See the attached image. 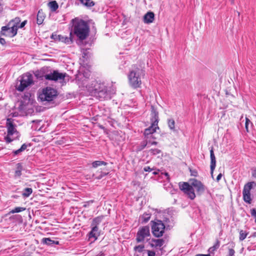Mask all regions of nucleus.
<instances>
[{
	"instance_id": "obj_5",
	"label": "nucleus",
	"mask_w": 256,
	"mask_h": 256,
	"mask_svg": "<svg viewBox=\"0 0 256 256\" xmlns=\"http://www.w3.org/2000/svg\"><path fill=\"white\" fill-rule=\"evenodd\" d=\"M152 109V126L148 128H146L144 130V134L145 136H148L154 133L156 129L158 128V114L156 110L153 106H151Z\"/></svg>"
},
{
	"instance_id": "obj_50",
	"label": "nucleus",
	"mask_w": 256,
	"mask_h": 256,
	"mask_svg": "<svg viewBox=\"0 0 256 256\" xmlns=\"http://www.w3.org/2000/svg\"><path fill=\"white\" fill-rule=\"evenodd\" d=\"M195 256H210V254H198Z\"/></svg>"
},
{
	"instance_id": "obj_39",
	"label": "nucleus",
	"mask_w": 256,
	"mask_h": 256,
	"mask_svg": "<svg viewBox=\"0 0 256 256\" xmlns=\"http://www.w3.org/2000/svg\"><path fill=\"white\" fill-rule=\"evenodd\" d=\"M252 175L254 178H256V168L252 169Z\"/></svg>"
},
{
	"instance_id": "obj_46",
	"label": "nucleus",
	"mask_w": 256,
	"mask_h": 256,
	"mask_svg": "<svg viewBox=\"0 0 256 256\" xmlns=\"http://www.w3.org/2000/svg\"><path fill=\"white\" fill-rule=\"evenodd\" d=\"M6 40L4 38H0V43L2 44V45H4V44H6Z\"/></svg>"
},
{
	"instance_id": "obj_4",
	"label": "nucleus",
	"mask_w": 256,
	"mask_h": 256,
	"mask_svg": "<svg viewBox=\"0 0 256 256\" xmlns=\"http://www.w3.org/2000/svg\"><path fill=\"white\" fill-rule=\"evenodd\" d=\"M32 83V75L26 73L19 78L16 87L18 90L22 92L26 88L31 85Z\"/></svg>"
},
{
	"instance_id": "obj_19",
	"label": "nucleus",
	"mask_w": 256,
	"mask_h": 256,
	"mask_svg": "<svg viewBox=\"0 0 256 256\" xmlns=\"http://www.w3.org/2000/svg\"><path fill=\"white\" fill-rule=\"evenodd\" d=\"M44 18L45 16L42 10H38L37 14V24H42L43 22Z\"/></svg>"
},
{
	"instance_id": "obj_35",
	"label": "nucleus",
	"mask_w": 256,
	"mask_h": 256,
	"mask_svg": "<svg viewBox=\"0 0 256 256\" xmlns=\"http://www.w3.org/2000/svg\"><path fill=\"white\" fill-rule=\"evenodd\" d=\"M150 152L151 154L154 155L158 154L161 152L160 150L157 148L151 149L150 150Z\"/></svg>"
},
{
	"instance_id": "obj_30",
	"label": "nucleus",
	"mask_w": 256,
	"mask_h": 256,
	"mask_svg": "<svg viewBox=\"0 0 256 256\" xmlns=\"http://www.w3.org/2000/svg\"><path fill=\"white\" fill-rule=\"evenodd\" d=\"M32 190L31 188H26L24 190V192L22 193V196L24 197H28L32 193Z\"/></svg>"
},
{
	"instance_id": "obj_36",
	"label": "nucleus",
	"mask_w": 256,
	"mask_h": 256,
	"mask_svg": "<svg viewBox=\"0 0 256 256\" xmlns=\"http://www.w3.org/2000/svg\"><path fill=\"white\" fill-rule=\"evenodd\" d=\"M88 74H87V73L84 74H82V76L85 78V79H84V80H82V82H83V83H82V84H83L84 86H86V87H87V84H86V79L88 78Z\"/></svg>"
},
{
	"instance_id": "obj_53",
	"label": "nucleus",
	"mask_w": 256,
	"mask_h": 256,
	"mask_svg": "<svg viewBox=\"0 0 256 256\" xmlns=\"http://www.w3.org/2000/svg\"><path fill=\"white\" fill-rule=\"evenodd\" d=\"M2 10V6L1 4H0V12H1Z\"/></svg>"
},
{
	"instance_id": "obj_8",
	"label": "nucleus",
	"mask_w": 256,
	"mask_h": 256,
	"mask_svg": "<svg viewBox=\"0 0 256 256\" xmlns=\"http://www.w3.org/2000/svg\"><path fill=\"white\" fill-rule=\"evenodd\" d=\"M66 76H67L66 73H61L58 70H54L52 72L46 74L44 78L48 80L63 82Z\"/></svg>"
},
{
	"instance_id": "obj_16",
	"label": "nucleus",
	"mask_w": 256,
	"mask_h": 256,
	"mask_svg": "<svg viewBox=\"0 0 256 256\" xmlns=\"http://www.w3.org/2000/svg\"><path fill=\"white\" fill-rule=\"evenodd\" d=\"M253 186H256V184L254 182H248L244 186L242 193H250Z\"/></svg>"
},
{
	"instance_id": "obj_51",
	"label": "nucleus",
	"mask_w": 256,
	"mask_h": 256,
	"mask_svg": "<svg viewBox=\"0 0 256 256\" xmlns=\"http://www.w3.org/2000/svg\"><path fill=\"white\" fill-rule=\"evenodd\" d=\"M42 120H34L32 121V122H36V123H40L41 122Z\"/></svg>"
},
{
	"instance_id": "obj_11",
	"label": "nucleus",
	"mask_w": 256,
	"mask_h": 256,
	"mask_svg": "<svg viewBox=\"0 0 256 256\" xmlns=\"http://www.w3.org/2000/svg\"><path fill=\"white\" fill-rule=\"evenodd\" d=\"M150 236V228L148 226H145L140 228L138 232L136 240L138 242H142Z\"/></svg>"
},
{
	"instance_id": "obj_38",
	"label": "nucleus",
	"mask_w": 256,
	"mask_h": 256,
	"mask_svg": "<svg viewBox=\"0 0 256 256\" xmlns=\"http://www.w3.org/2000/svg\"><path fill=\"white\" fill-rule=\"evenodd\" d=\"M235 252L232 248L229 249L228 254V256H234Z\"/></svg>"
},
{
	"instance_id": "obj_57",
	"label": "nucleus",
	"mask_w": 256,
	"mask_h": 256,
	"mask_svg": "<svg viewBox=\"0 0 256 256\" xmlns=\"http://www.w3.org/2000/svg\"><path fill=\"white\" fill-rule=\"evenodd\" d=\"M82 74H80L78 76H77L76 78H77L78 80V78H80H80H82Z\"/></svg>"
},
{
	"instance_id": "obj_14",
	"label": "nucleus",
	"mask_w": 256,
	"mask_h": 256,
	"mask_svg": "<svg viewBox=\"0 0 256 256\" xmlns=\"http://www.w3.org/2000/svg\"><path fill=\"white\" fill-rule=\"evenodd\" d=\"M154 12H147L144 17V20L145 23H152L154 20Z\"/></svg>"
},
{
	"instance_id": "obj_59",
	"label": "nucleus",
	"mask_w": 256,
	"mask_h": 256,
	"mask_svg": "<svg viewBox=\"0 0 256 256\" xmlns=\"http://www.w3.org/2000/svg\"><path fill=\"white\" fill-rule=\"evenodd\" d=\"M255 222L256 223V220H255Z\"/></svg>"
},
{
	"instance_id": "obj_13",
	"label": "nucleus",
	"mask_w": 256,
	"mask_h": 256,
	"mask_svg": "<svg viewBox=\"0 0 256 256\" xmlns=\"http://www.w3.org/2000/svg\"><path fill=\"white\" fill-rule=\"evenodd\" d=\"M164 242L163 239H152L150 242V244L152 247L160 248L164 244Z\"/></svg>"
},
{
	"instance_id": "obj_18",
	"label": "nucleus",
	"mask_w": 256,
	"mask_h": 256,
	"mask_svg": "<svg viewBox=\"0 0 256 256\" xmlns=\"http://www.w3.org/2000/svg\"><path fill=\"white\" fill-rule=\"evenodd\" d=\"M42 242L48 246H53L54 244H58V241H55L51 240L50 238H44L42 240Z\"/></svg>"
},
{
	"instance_id": "obj_15",
	"label": "nucleus",
	"mask_w": 256,
	"mask_h": 256,
	"mask_svg": "<svg viewBox=\"0 0 256 256\" xmlns=\"http://www.w3.org/2000/svg\"><path fill=\"white\" fill-rule=\"evenodd\" d=\"M92 227L91 231L89 233V238H94V240H96L98 236L100 234L98 227L96 226H91Z\"/></svg>"
},
{
	"instance_id": "obj_29",
	"label": "nucleus",
	"mask_w": 256,
	"mask_h": 256,
	"mask_svg": "<svg viewBox=\"0 0 256 256\" xmlns=\"http://www.w3.org/2000/svg\"><path fill=\"white\" fill-rule=\"evenodd\" d=\"M220 246V242L218 240H217L216 244L210 247L209 248L208 251L210 252H212L214 251H215L216 250H217L219 248Z\"/></svg>"
},
{
	"instance_id": "obj_22",
	"label": "nucleus",
	"mask_w": 256,
	"mask_h": 256,
	"mask_svg": "<svg viewBox=\"0 0 256 256\" xmlns=\"http://www.w3.org/2000/svg\"><path fill=\"white\" fill-rule=\"evenodd\" d=\"M48 6L52 12L56 11L58 8V4L56 1H52L48 3Z\"/></svg>"
},
{
	"instance_id": "obj_41",
	"label": "nucleus",
	"mask_w": 256,
	"mask_h": 256,
	"mask_svg": "<svg viewBox=\"0 0 256 256\" xmlns=\"http://www.w3.org/2000/svg\"><path fill=\"white\" fill-rule=\"evenodd\" d=\"M26 22H27V20H24L21 24H19V25L18 26V28H22L24 26L26 25Z\"/></svg>"
},
{
	"instance_id": "obj_2",
	"label": "nucleus",
	"mask_w": 256,
	"mask_h": 256,
	"mask_svg": "<svg viewBox=\"0 0 256 256\" xmlns=\"http://www.w3.org/2000/svg\"><path fill=\"white\" fill-rule=\"evenodd\" d=\"M72 30L74 34L80 40H84L88 36L90 28L88 23L84 20L75 18L72 20Z\"/></svg>"
},
{
	"instance_id": "obj_58",
	"label": "nucleus",
	"mask_w": 256,
	"mask_h": 256,
	"mask_svg": "<svg viewBox=\"0 0 256 256\" xmlns=\"http://www.w3.org/2000/svg\"><path fill=\"white\" fill-rule=\"evenodd\" d=\"M254 236H256V233H254Z\"/></svg>"
},
{
	"instance_id": "obj_55",
	"label": "nucleus",
	"mask_w": 256,
	"mask_h": 256,
	"mask_svg": "<svg viewBox=\"0 0 256 256\" xmlns=\"http://www.w3.org/2000/svg\"><path fill=\"white\" fill-rule=\"evenodd\" d=\"M164 175H165L166 176H167V178H168V179H169V177H168V173H167V172H165V173H164Z\"/></svg>"
},
{
	"instance_id": "obj_32",
	"label": "nucleus",
	"mask_w": 256,
	"mask_h": 256,
	"mask_svg": "<svg viewBox=\"0 0 256 256\" xmlns=\"http://www.w3.org/2000/svg\"><path fill=\"white\" fill-rule=\"evenodd\" d=\"M26 210L25 208L23 207H16L12 209L10 212L12 214L18 213L22 212Z\"/></svg>"
},
{
	"instance_id": "obj_54",
	"label": "nucleus",
	"mask_w": 256,
	"mask_h": 256,
	"mask_svg": "<svg viewBox=\"0 0 256 256\" xmlns=\"http://www.w3.org/2000/svg\"><path fill=\"white\" fill-rule=\"evenodd\" d=\"M86 52H83V57H84V58H86Z\"/></svg>"
},
{
	"instance_id": "obj_28",
	"label": "nucleus",
	"mask_w": 256,
	"mask_h": 256,
	"mask_svg": "<svg viewBox=\"0 0 256 256\" xmlns=\"http://www.w3.org/2000/svg\"><path fill=\"white\" fill-rule=\"evenodd\" d=\"M27 147L28 146L26 144H24L21 146L20 148L14 151V153L15 155H17L20 153L21 152L24 151L27 148Z\"/></svg>"
},
{
	"instance_id": "obj_44",
	"label": "nucleus",
	"mask_w": 256,
	"mask_h": 256,
	"mask_svg": "<svg viewBox=\"0 0 256 256\" xmlns=\"http://www.w3.org/2000/svg\"><path fill=\"white\" fill-rule=\"evenodd\" d=\"M148 256H155V252L153 251H148Z\"/></svg>"
},
{
	"instance_id": "obj_45",
	"label": "nucleus",
	"mask_w": 256,
	"mask_h": 256,
	"mask_svg": "<svg viewBox=\"0 0 256 256\" xmlns=\"http://www.w3.org/2000/svg\"><path fill=\"white\" fill-rule=\"evenodd\" d=\"M222 177V174L220 173L216 177V180L217 182H219V180L221 179Z\"/></svg>"
},
{
	"instance_id": "obj_52",
	"label": "nucleus",
	"mask_w": 256,
	"mask_h": 256,
	"mask_svg": "<svg viewBox=\"0 0 256 256\" xmlns=\"http://www.w3.org/2000/svg\"><path fill=\"white\" fill-rule=\"evenodd\" d=\"M159 172V170H158L157 171H154L153 172V174H157Z\"/></svg>"
},
{
	"instance_id": "obj_3",
	"label": "nucleus",
	"mask_w": 256,
	"mask_h": 256,
	"mask_svg": "<svg viewBox=\"0 0 256 256\" xmlns=\"http://www.w3.org/2000/svg\"><path fill=\"white\" fill-rule=\"evenodd\" d=\"M144 74V70L138 68L134 67L130 72L128 80L130 85L134 88L140 87L141 82V76Z\"/></svg>"
},
{
	"instance_id": "obj_47",
	"label": "nucleus",
	"mask_w": 256,
	"mask_h": 256,
	"mask_svg": "<svg viewBox=\"0 0 256 256\" xmlns=\"http://www.w3.org/2000/svg\"><path fill=\"white\" fill-rule=\"evenodd\" d=\"M147 144H148V142H144V143H143V144H142V149L144 148L146 146Z\"/></svg>"
},
{
	"instance_id": "obj_60",
	"label": "nucleus",
	"mask_w": 256,
	"mask_h": 256,
	"mask_svg": "<svg viewBox=\"0 0 256 256\" xmlns=\"http://www.w3.org/2000/svg\"><path fill=\"white\" fill-rule=\"evenodd\" d=\"M255 218H256V217H255Z\"/></svg>"
},
{
	"instance_id": "obj_10",
	"label": "nucleus",
	"mask_w": 256,
	"mask_h": 256,
	"mask_svg": "<svg viewBox=\"0 0 256 256\" xmlns=\"http://www.w3.org/2000/svg\"><path fill=\"white\" fill-rule=\"evenodd\" d=\"M6 128L8 129V134L5 138V140L7 142H10L14 140L10 136L14 134H17L18 132L10 118L7 119Z\"/></svg>"
},
{
	"instance_id": "obj_21",
	"label": "nucleus",
	"mask_w": 256,
	"mask_h": 256,
	"mask_svg": "<svg viewBox=\"0 0 256 256\" xmlns=\"http://www.w3.org/2000/svg\"><path fill=\"white\" fill-rule=\"evenodd\" d=\"M151 216V214L150 213H144L142 216L140 220L142 221V222H147L150 219Z\"/></svg>"
},
{
	"instance_id": "obj_23",
	"label": "nucleus",
	"mask_w": 256,
	"mask_h": 256,
	"mask_svg": "<svg viewBox=\"0 0 256 256\" xmlns=\"http://www.w3.org/2000/svg\"><path fill=\"white\" fill-rule=\"evenodd\" d=\"M82 4L88 7H92L94 5V2L92 0H79Z\"/></svg>"
},
{
	"instance_id": "obj_26",
	"label": "nucleus",
	"mask_w": 256,
	"mask_h": 256,
	"mask_svg": "<svg viewBox=\"0 0 256 256\" xmlns=\"http://www.w3.org/2000/svg\"><path fill=\"white\" fill-rule=\"evenodd\" d=\"M102 216H98L96 218H95L92 222L91 226H96L101 222L102 220Z\"/></svg>"
},
{
	"instance_id": "obj_1",
	"label": "nucleus",
	"mask_w": 256,
	"mask_h": 256,
	"mask_svg": "<svg viewBox=\"0 0 256 256\" xmlns=\"http://www.w3.org/2000/svg\"><path fill=\"white\" fill-rule=\"evenodd\" d=\"M191 186L186 182H180L179 187L181 190L186 194L191 200H194L196 197L194 188H195L197 192L202 194L204 191V187L202 184L196 179L190 180Z\"/></svg>"
},
{
	"instance_id": "obj_40",
	"label": "nucleus",
	"mask_w": 256,
	"mask_h": 256,
	"mask_svg": "<svg viewBox=\"0 0 256 256\" xmlns=\"http://www.w3.org/2000/svg\"><path fill=\"white\" fill-rule=\"evenodd\" d=\"M144 170L145 172H150L153 170V168H150L149 166H146L144 167Z\"/></svg>"
},
{
	"instance_id": "obj_7",
	"label": "nucleus",
	"mask_w": 256,
	"mask_h": 256,
	"mask_svg": "<svg viewBox=\"0 0 256 256\" xmlns=\"http://www.w3.org/2000/svg\"><path fill=\"white\" fill-rule=\"evenodd\" d=\"M165 225L162 220H157L152 222V232L156 237H160L163 235L164 231Z\"/></svg>"
},
{
	"instance_id": "obj_9",
	"label": "nucleus",
	"mask_w": 256,
	"mask_h": 256,
	"mask_svg": "<svg viewBox=\"0 0 256 256\" xmlns=\"http://www.w3.org/2000/svg\"><path fill=\"white\" fill-rule=\"evenodd\" d=\"M17 29L12 26V22H8L6 26L2 28L0 33L2 36L12 38L17 34Z\"/></svg>"
},
{
	"instance_id": "obj_27",
	"label": "nucleus",
	"mask_w": 256,
	"mask_h": 256,
	"mask_svg": "<svg viewBox=\"0 0 256 256\" xmlns=\"http://www.w3.org/2000/svg\"><path fill=\"white\" fill-rule=\"evenodd\" d=\"M244 200L248 204H250L252 199L250 198V193H242Z\"/></svg>"
},
{
	"instance_id": "obj_34",
	"label": "nucleus",
	"mask_w": 256,
	"mask_h": 256,
	"mask_svg": "<svg viewBox=\"0 0 256 256\" xmlns=\"http://www.w3.org/2000/svg\"><path fill=\"white\" fill-rule=\"evenodd\" d=\"M144 248V246L140 244L134 247V250L138 252H142Z\"/></svg>"
},
{
	"instance_id": "obj_25",
	"label": "nucleus",
	"mask_w": 256,
	"mask_h": 256,
	"mask_svg": "<svg viewBox=\"0 0 256 256\" xmlns=\"http://www.w3.org/2000/svg\"><path fill=\"white\" fill-rule=\"evenodd\" d=\"M107 164V163L104 162V161H100V160H96L94 162L92 163V166L94 168H96L97 167L101 166H106Z\"/></svg>"
},
{
	"instance_id": "obj_20",
	"label": "nucleus",
	"mask_w": 256,
	"mask_h": 256,
	"mask_svg": "<svg viewBox=\"0 0 256 256\" xmlns=\"http://www.w3.org/2000/svg\"><path fill=\"white\" fill-rule=\"evenodd\" d=\"M22 165L18 163L16 164V169L14 172V177L19 178L22 175Z\"/></svg>"
},
{
	"instance_id": "obj_12",
	"label": "nucleus",
	"mask_w": 256,
	"mask_h": 256,
	"mask_svg": "<svg viewBox=\"0 0 256 256\" xmlns=\"http://www.w3.org/2000/svg\"><path fill=\"white\" fill-rule=\"evenodd\" d=\"M210 174L212 178H213V173L216 166V160L213 150V148H211L210 150Z\"/></svg>"
},
{
	"instance_id": "obj_31",
	"label": "nucleus",
	"mask_w": 256,
	"mask_h": 256,
	"mask_svg": "<svg viewBox=\"0 0 256 256\" xmlns=\"http://www.w3.org/2000/svg\"><path fill=\"white\" fill-rule=\"evenodd\" d=\"M168 126L169 128L172 130H174V126H175V122L174 120L173 119H168Z\"/></svg>"
},
{
	"instance_id": "obj_42",
	"label": "nucleus",
	"mask_w": 256,
	"mask_h": 256,
	"mask_svg": "<svg viewBox=\"0 0 256 256\" xmlns=\"http://www.w3.org/2000/svg\"><path fill=\"white\" fill-rule=\"evenodd\" d=\"M104 175H106V174H104L102 172L100 173V174L98 176H96L95 174H93V176H95L96 178H98V179H100L101 178L102 176H104Z\"/></svg>"
},
{
	"instance_id": "obj_49",
	"label": "nucleus",
	"mask_w": 256,
	"mask_h": 256,
	"mask_svg": "<svg viewBox=\"0 0 256 256\" xmlns=\"http://www.w3.org/2000/svg\"><path fill=\"white\" fill-rule=\"evenodd\" d=\"M148 142V144H150V145H156L158 144V142H150V141H149V142Z\"/></svg>"
},
{
	"instance_id": "obj_17",
	"label": "nucleus",
	"mask_w": 256,
	"mask_h": 256,
	"mask_svg": "<svg viewBox=\"0 0 256 256\" xmlns=\"http://www.w3.org/2000/svg\"><path fill=\"white\" fill-rule=\"evenodd\" d=\"M72 32L70 33V36H72ZM58 40L60 42H64L67 44H70L72 42V40L71 37L68 38L67 36H63L62 35H58Z\"/></svg>"
},
{
	"instance_id": "obj_43",
	"label": "nucleus",
	"mask_w": 256,
	"mask_h": 256,
	"mask_svg": "<svg viewBox=\"0 0 256 256\" xmlns=\"http://www.w3.org/2000/svg\"><path fill=\"white\" fill-rule=\"evenodd\" d=\"M251 214L252 216L256 217V209L253 208L251 210Z\"/></svg>"
},
{
	"instance_id": "obj_48",
	"label": "nucleus",
	"mask_w": 256,
	"mask_h": 256,
	"mask_svg": "<svg viewBox=\"0 0 256 256\" xmlns=\"http://www.w3.org/2000/svg\"><path fill=\"white\" fill-rule=\"evenodd\" d=\"M58 36H57L56 34H52L51 38L53 39H54V40H58Z\"/></svg>"
},
{
	"instance_id": "obj_56",
	"label": "nucleus",
	"mask_w": 256,
	"mask_h": 256,
	"mask_svg": "<svg viewBox=\"0 0 256 256\" xmlns=\"http://www.w3.org/2000/svg\"><path fill=\"white\" fill-rule=\"evenodd\" d=\"M164 220L165 222H168L169 220H168V218H164Z\"/></svg>"
},
{
	"instance_id": "obj_6",
	"label": "nucleus",
	"mask_w": 256,
	"mask_h": 256,
	"mask_svg": "<svg viewBox=\"0 0 256 256\" xmlns=\"http://www.w3.org/2000/svg\"><path fill=\"white\" fill-rule=\"evenodd\" d=\"M58 92L55 89L46 87L44 88L42 94L39 96V98L42 102H52L56 98Z\"/></svg>"
},
{
	"instance_id": "obj_33",
	"label": "nucleus",
	"mask_w": 256,
	"mask_h": 256,
	"mask_svg": "<svg viewBox=\"0 0 256 256\" xmlns=\"http://www.w3.org/2000/svg\"><path fill=\"white\" fill-rule=\"evenodd\" d=\"M248 235V233L242 230L240 232V238L239 239L240 241L244 240Z\"/></svg>"
},
{
	"instance_id": "obj_24",
	"label": "nucleus",
	"mask_w": 256,
	"mask_h": 256,
	"mask_svg": "<svg viewBox=\"0 0 256 256\" xmlns=\"http://www.w3.org/2000/svg\"><path fill=\"white\" fill-rule=\"evenodd\" d=\"M20 22V19L18 17H16L14 19L10 20L9 22H12V26H14L16 28L18 29V26L19 25Z\"/></svg>"
},
{
	"instance_id": "obj_37",
	"label": "nucleus",
	"mask_w": 256,
	"mask_h": 256,
	"mask_svg": "<svg viewBox=\"0 0 256 256\" xmlns=\"http://www.w3.org/2000/svg\"><path fill=\"white\" fill-rule=\"evenodd\" d=\"M249 124H252V122H250V120L248 118H246V123H245V128L248 132V126Z\"/></svg>"
}]
</instances>
